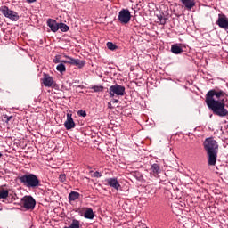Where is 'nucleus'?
<instances>
[{
    "label": "nucleus",
    "mask_w": 228,
    "mask_h": 228,
    "mask_svg": "<svg viewBox=\"0 0 228 228\" xmlns=\"http://www.w3.org/2000/svg\"><path fill=\"white\" fill-rule=\"evenodd\" d=\"M21 205L22 208L27 209V211H33L35 209V207L37 206V200H35V198L33 196L28 195L21 198Z\"/></svg>",
    "instance_id": "5"
},
{
    "label": "nucleus",
    "mask_w": 228,
    "mask_h": 228,
    "mask_svg": "<svg viewBox=\"0 0 228 228\" xmlns=\"http://www.w3.org/2000/svg\"><path fill=\"white\" fill-rule=\"evenodd\" d=\"M46 24L48 28H50L51 31H53V33H56V31H58L60 23H58L55 20L48 19Z\"/></svg>",
    "instance_id": "11"
},
{
    "label": "nucleus",
    "mask_w": 228,
    "mask_h": 228,
    "mask_svg": "<svg viewBox=\"0 0 228 228\" xmlns=\"http://www.w3.org/2000/svg\"><path fill=\"white\" fill-rule=\"evenodd\" d=\"M75 67H77V69H83L85 67V61H81L79 59H75L73 61V64Z\"/></svg>",
    "instance_id": "18"
},
{
    "label": "nucleus",
    "mask_w": 228,
    "mask_h": 228,
    "mask_svg": "<svg viewBox=\"0 0 228 228\" xmlns=\"http://www.w3.org/2000/svg\"><path fill=\"white\" fill-rule=\"evenodd\" d=\"M0 12L4 15V17H6V19H9L12 22H17L19 20V13L15 11L10 10L8 6L4 5L0 7Z\"/></svg>",
    "instance_id": "4"
},
{
    "label": "nucleus",
    "mask_w": 228,
    "mask_h": 228,
    "mask_svg": "<svg viewBox=\"0 0 228 228\" xmlns=\"http://www.w3.org/2000/svg\"><path fill=\"white\" fill-rule=\"evenodd\" d=\"M77 115L79 117H86V110H78Z\"/></svg>",
    "instance_id": "26"
},
{
    "label": "nucleus",
    "mask_w": 228,
    "mask_h": 228,
    "mask_svg": "<svg viewBox=\"0 0 228 228\" xmlns=\"http://www.w3.org/2000/svg\"><path fill=\"white\" fill-rule=\"evenodd\" d=\"M142 179H143L142 175H140L139 177H137V181H142Z\"/></svg>",
    "instance_id": "33"
},
{
    "label": "nucleus",
    "mask_w": 228,
    "mask_h": 228,
    "mask_svg": "<svg viewBox=\"0 0 228 228\" xmlns=\"http://www.w3.org/2000/svg\"><path fill=\"white\" fill-rule=\"evenodd\" d=\"M91 89L94 90V92H102V90H104V86H94L93 87H91Z\"/></svg>",
    "instance_id": "24"
},
{
    "label": "nucleus",
    "mask_w": 228,
    "mask_h": 228,
    "mask_svg": "<svg viewBox=\"0 0 228 228\" xmlns=\"http://www.w3.org/2000/svg\"><path fill=\"white\" fill-rule=\"evenodd\" d=\"M203 147L208 157V167H215V165H216V159H218V142L213 139V137H208L205 139Z\"/></svg>",
    "instance_id": "2"
},
{
    "label": "nucleus",
    "mask_w": 228,
    "mask_h": 228,
    "mask_svg": "<svg viewBox=\"0 0 228 228\" xmlns=\"http://www.w3.org/2000/svg\"><path fill=\"white\" fill-rule=\"evenodd\" d=\"M187 10H191L195 6V0H180Z\"/></svg>",
    "instance_id": "13"
},
{
    "label": "nucleus",
    "mask_w": 228,
    "mask_h": 228,
    "mask_svg": "<svg viewBox=\"0 0 228 228\" xmlns=\"http://www.w3.org/2000/svg\"><path fill=\"white\" fill-rule=\"evenodd\" d=\"M59 181H61V183H65V181H67V175L65 174L60 175Z\"/></svg>",
    "instance_id": "25"
},
{
    "label": "nucleus",
    "mask_w": 228,
    "mask_h": 228,
    "mask_svg": "<svg viewBox=\"0 0 228 228\" xmlns=\"http://www.w3.org/2000/svg\"><path fill=\"white\" fill-rule=\"evenodd\" d=\"M0 158H3V153L0 152Z\"/></svg>",
    "instance_id": "36"
},
{
    "label": "nucleus",
    "mask_w": 228,
    "mask_h": 228,
    "mask_svg": "<svg viewBox=\"0 0 228 228\" xmlns=\"http://www.w3.org/2000/svg\"><path fill=\"white\" fill-rule=\"evenodd\" d=\"M112 102H113V104H117V102H118V100L113 99V100H112Z\"/></svg>",
    "instance_id": "32"
},
{
    "label": "nucleus",
    "mask_w": 228,
    "mask_h": 228,
    "mask_svg": "<svg viewBox=\"0 0 228 228\" xmlns=\"http://www.w3.org/2000/svg\"><path fill=\"white\" fill-rule=\"evenodd\" d=\"M108 108H110V109H111L112 107H111V103L110 102H109L108 103Z\"/></svg>",
    "instance_id": "35"
},
{
    "label": "nucleus",
    "mask_w": 228,
    "mask_h": 228,
    "mask_svg": "<svg viewBox=\"0 0 228 228\" xmlns=\"http://www.w3.org/2000/svg\"><path fill=\"white\" fill-rule=\"evenodd\" d=\"M217 25L222 29H226V28L228 27V18L225 16L219 17L217 20Z\"/></svg>",
    "instance_id": "12"
},
{
    "label": "nucleus",
    "mask_w": 228,
    "mask_h": 228,
    "mask_svg": "<svg viewBox=\"0 0 228 228\" xmlns=\"http://www.w3.org/2000/svg\"><path fill=\"white\" fill-rule=\"evenodd\" d=\"M106 46L110 51H117V49H118V46H117L113 42H107Z\"/></svg>",
    "instance_id": "19"
},
{
    "label": "nucleus",
    "mask_w": 228,
    "mask_h": 228,
    "mask_svg": "<svg viewBox=\"0 0 228 228\" xmlns=\"http://www.w3.org/2000/svg\"><path fill=\"white\" fill-rule=\"evenodd\" d=\"M56 69L58 70V72H61V74H63V72L67 70V68L65 67V64L60 63L59 65H57Z\"/></svg>",
    "instance_id": "23"
},
{
    "label": "nucleus",
    "mask_w": 228,
    "mask_h": 228,
    "mask_svg": "<svg viewBox=\"0 0 228 228\" xmlns=\"http://www.w3.org/2000/svg\"><path fill=\"white\" fill-rule=\"evenodd\" d=\"M9 191L6 189H0V199H8Z\"/></svg>",
    "instance_id": "22"
},
{
    "label": "nucleus",
    "mask_w": 228,
    "mask_h": 228,
    "mask_svg": "<svg viewBox=\"0 0 228 228\" xmlns=\"http://www.w3.org/2000/svg\"><path fill=\"white\" fill-rule=\"evenodd\" d=\"M18 179L20 183L26 188H31L32 190H35L39 186H42L40 179H38V176H37L35 174L27 173L21 176H19Z\"/></svg>",
    "instance_id": "3"
},
{
    "label": "nucleus",
    "mask_w": 228,
    "mask_h": 228,
    "mask_svg": "<svg viewBox=\"0 0 228 228\" xmlns=\"http://www.w3.org/2000/svg\"><path fill=\"white\" fill-rule=\"evenodd\" d=\"M102 175V174H101L99 171H95V172L94 173V177L99 178V177H101Z\"/></svg>",
    "instance_id": "27"
},
{
    "label": "nucleus",
    "mask_w": 228,
    "mask_h": 228,
    "mask_svg": "<svg viewBox=\"0 0 228 228\" xmlns=\"http://www.w3.org/2000/svg\"><path fill=\"white\" fill-rule=\"evenodd\" d=\"M171 52L173 54H181V53H183V48L177 45H172Z\"/></svg>",
    "instance_id": "17"
},
{
    "label": "nucleus",
    "mask_w": 228,
    "mask_h": 228,
    "mask_svg": "<svg viewBox=\"0 0 228 228\" xmlns=\"http://www.w3.org/2000/svg\"><path fill=\"white\" fill-rule=\"evenodd\" d=\"M159 22H160V24H161L162 26H165V24H167V19L162 18V19L159 20Z\"/></svg>",
    "instance_id": "28"
},
{
    "label": "nucleus",
    "mask_w": 228,
    "mask_h": 228,
    "mask_svg": "<svg viewBox=\"0 0 228 228\" xmlns=\"http://www.w3.org/2000/svg\"><path fill=\"white\" fill-rule=\"evenodd\" d=\"M53 63H61V61H60V59H58V57H55L53 59Z\"/></svg>",
    "instance_id": "29"
},
{
    "label": "nucleus",
    "mask_w": 228,
    "mask_h": 228,
    "mask_svg": "<svg viewBox=\"0 0 228 228\" xmlns=\"http://www.w3.org/2000/svg\"><path fill=\"white\" fill-rule=\"evenodd\" d=\"M64 58H66V60H62L61 63H68L69 65H73L75 60L74 58L68 55H64Z\"/></svg>",
    "instance_id": "20"
},
{
    "label": "nucleus",
    "mask_w": 228,
    "mask_h": 228,
    "mask_svg": "<svg viewBox=\"0 0 228 228\" xmlns=\"http://www.w3.org/2000/svg\"><path fill=\"white\" fill-rule=\"evenodd\" d=\"M58 29H61L62 31V33H67V31H69V28L67 24L61 22V23H59Z\"/></svg>",
    "instance_id": "21"
},
{
    "label": "nucleus",
    "mask_w": 228,
    "mask_h": 228,
    "mask_svg": "<svg viewBox=\"0 0 228 228\" xmlns=\"http://www.w3.org/2000/svg\"><path fill=\"white\" fill-rule=\"evenodd\" d=\"M151 170L153 174V175H158V174L161 173V166H159V164H152Z\"/></svg>",
    "instance_id": "15"
},
{
    "label": "nucleus",
    "mask_w": 228,
    "mask_h": 228,
    "mask_svg": "<svg viewBox=\"0 0 228 228\" xmlns=\"http://www.w3.org/2000/svg\"><path fill=\"white\" fill-rule=\"evenodd\" d=\"M43 85L44 86H46L47 88H51L56 85L54 82V79L53 77H51L47 73H44V77H43Z\"/></svg>",
    "instance_id": "8"
},
{
    "label": "nucleus",
    "mask_w": 228,
    "mask_h": 228,
    "mask_svg": "<svg viewBox=\"0 0 228 228\" xmlns=\"http://www.w3.org/2000/svg\"><path fill=\"white\" fill-rule=\"evenodd\" d=\"M94 210L92 208H87L84 213V217L87 220H94Z\"/></svg>",
    "instance_id": "16"
},
{
    "label": "nucleus",
    "mask_w": 228,
    "mask_h": 228,
    "mask_svg": "<svg viewBox=\"0 0 228 228\" xmlns=\"http://www.w3.org/2000/svg\"><path fill=\"white\" fill-rule=\"evenodd\" d=\"M105 181H106L108 186H110V188H113L117 191H118V190H120V188H122V186L120 185V183H118V179H117L115 177L108 178Z\"/></svg>",
    "instance_id": "9"
},
{
    "label": "nucleus",
    "mask_w": 228,
    "mask_h": 228,
    "mask_svg": "<svg viewBox=\"0 0 228 228\" xmlns=\"http://www.w3.org/2000/svg\"><path fill=\"white\" fill-rule=\"evenodd\" d=\"M118 19L121 24H129L131 21V12H129V9H122L118 13Z\"/></svg>",
    "instance_id": "7"
},
{
    "label": "nucleus",
    "mask_w": 228,
    "mask_h": 228,
    "mask_svg": "<svg viewBox=\"0 0 228 228\" xmlns=\"http://www.w3.org/2000/svg\"><path fill=\"white\" fill-rule=\"evenodd\" d=\"M37 0H26L27 3H28L29 4H31V3H36Z\"/></svg>",
    "instance_id": "30"
},
{
    "label": "nucleus",
    "mask_w": 228,
    "mask_h": 228,
    "mask_svg": "<svg viewBox=\"0 0 228 228\" xmlns=\"http://www.w3.org/2000/svg\"><path fill=\"white\" fill-rule=\"evenodd\" d=\"M79 197H81V194H79V192L77 191H71L69 196V202H75V200H77V199H79Z\"/></svg>",
    "instance_id": "14"
},
{
    "label": "nucleus",
    "mask_w": 228,
    "mask_h": 228,
    "mask_svg": "<svg viewBox=\"0 0 228 228\" xmlns=\"http://www.w3.org/2000/svg\"><path fill=\"white\" fill-rule=\"evenodd\" d=\"M64 127L67 129V131H69V129H74L76 127V123L72 118V114H67V120L64 123Z\"/></svg>",
    "instance_id": "10"
},
{
    "label": "nucleus",
    "mask_w": 228,
    "mask_h": 228,
    "mask_svg": "<svg viewBox=\"0 0 228 228\" xmlns=\"http://www.w3.org/2000/svg\"><path fill=\"white\" fill-rule=\"evenodd\" d=\"M225 95L227 94L223 90H209L206 94L205 102L214 115L217 117H228V110L225 109Z\"/></svg>",
    "instance_id": "1"
},
{
    "label": "nucleus",
    "mask_w": 228,
    "mask_h": 228,
    "mask_svg": "<svg viewBox=\"0 0 228 228\" xmlns=\"http://www.w3.org/2000/svg\"><path fill=\"white\" fill-rule=\"evenodd\" d=\"M109 94L110 98L115 97V95H118V97H122L126 94V87L116 84L109 88Z\"/></svg>",
    "instance_id": "6"
},
{
    "label": "nucleus",
    "mask_w": 228,
    "mask_h": 228,
    "mask_svg": "<svg viewBox=\"0 0 228 228\" xmlns=\"http://www.w3.org/2000/svg\"><path fill=\"white\" fill-rule=\"evenodd\" d=\"M157 17H158V19H159V20H160L161 19H165L164 17H163V15H157Z\"/></svg>",
    "instance_id": "31"
},
{
    "label": "nucleus",
    "mask_w": 228,
    "mask_h": 228,
    "mask_svg": "<svg viewBox=\"0 0 228 228\" xmlns=\"http://www.w3.org/2000/svg\"><path fill=\"white\" fill-rule=\"evenodd\" d=\"M11 120H12V116L11 117H7L6 122H10Z\"/></svg>",
    "instance_id": "34"
}]
</instances>
